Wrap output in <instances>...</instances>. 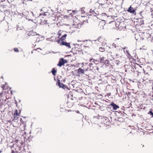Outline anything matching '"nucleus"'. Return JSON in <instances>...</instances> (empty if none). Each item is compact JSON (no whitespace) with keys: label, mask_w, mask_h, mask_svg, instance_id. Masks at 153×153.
<instances>
[{"label":"nucleus","mask_w":153,"mask_h":153,"mask_svg":"<svg viewBox=\"0 0 153 153\" xmlns=\"http://www.w3.org/2000/svg\"><path fill=\"white\" fill-rule=\"evenodd\" d=\"M114 24L115 25L116 27H118L119 28H121V23L118 22L117 23H115Z\"/></svg>","instance_id":"17"},{"label":"nucleus","mask_w":153,"mask_h":153,"mask_svg":"<svg viewBox=\"0 0 153 153\" xmlns=\"http://www.w3.org/2000/svg\"><path fill=\"white\" fill-rule=\"evenodd\" d=\"M100 63H104V62L105 61V57H100Z\"/></svg>","instance_id":"19"},{"label":"nucleus","mask_w":153,"mask_h":153,"mask_svg":"<svg viewBox=\"0 0 153 153\" xmlns=\"http://www.w3.org/2000/svg\"><path fill=\"white\" fill-rule=\"evenodd\" d=\"M120 62L116 60L115 62V63L117 65H118L120 64Z\"/></svg>","instance_id":"26"},{"label":"nucleus","mask_w":153,"mask_h":153,"mask_svg":"<svg viewBox=\"0 0 153 153\" xmlns=\"http://www.w3.org/2000/svg\"><path fill=\"white\" fill-rule=\"evenodd\" d=\"M127 11L131 13H133L134 14V13H135V10H134L133 7H132L131 6H130V7L127 10Z\"/></svg>","instance_id":"12"},{"label":"nucleus","mask_w":153,"mask_h":153,"mask_svg":"<svg viewBox=\"0 0 153 153\" xmlns=\"http://www.w3.org/2000/svg\"><path fill=\"white\" fill-rule=\"evenodd\" d=\"M92 60V59H90L89 60V61L91 62Z\"/></svg>","instance_id":"34"},{"label":"nucleus","mask_w":153,"mask_h":153,"mask_svg":"<svg viewBox=\"0 0 153 153\" xmlns=\"http://www.w3.org/2000/svg\"><path fill=\"white\" fill-rule=\"evenodd\" d=\"M57 84L60 88H65L66 86L65 85L61 83L59 79H57Z\"/></svg>","instance_id":"11"},{"label":"nucleus","mask_w":153,"mask_h":153,"mask_svg":"<svg viewBox=\"0 0 153 153\" xmlns=\"http://www.w3.org/2000/svg\"><path fill=\"white\" fill-rule=\"evenodd\" d=\"M41 20V22L40 23L41 24H46L47 23V21L44 19V18H42L40 19Z\"/></svg>","instance_id":"15"},{"label":"nucleus","mask_w":153,"mask_h":153,"mask_svg":"<svg viewBox=\"0 0 153 153\" xmlns=\"http://www.w3.org/2000/svg\"><path fill=\"white\" fill-rule=\"evenodd\" d=\"M128 94H130V92H128Z\"/></svg>","instance_id":"39"},{"label":"nucleus","mask_w":153,"mask_h":153,"mask_svg":"<svg viewBox=\"0 0 153 153\" xmlns=\"http://www.w3.org/2000/svg\"><path fill=\"white\" fill-rule=\"evenodd\" d=\"M150 3L153 5V0H150Z\"/></svg>","instance_id":"28"},{"label":"nucleus","mask_w":153,"mask_h":153,"mask_svg":"<svg viewBox=\"0 0 153 153\" xmlns=\"http://www.w3.org/2000/svg\"><path fill=\"white\" fill-rule=\"evenodd\" d=\"M40 49L39 48H37V49Z\"/></svg>","instance_id":"45"},{"label":"nucleus","mask_w":153,"mask_h":153,"mask_svg":"<svg viewBox=\"0 0 153 153\" xmlns=\"http://www.w3.org/2000/svg\"><path fill=\"white\" fill-rule=\"evenodd\" d=\"M1 102H0V106H1Z\"/></svg>","instance_id":"37"},{"label":"nucleus","mask_w":153,"mask_h":153,"mask_svg":"<svg viewBox=\"0 0 153 153\" xmlns=\"http://www.w3.org/2000/svg\"><path fill=\"white\" fill-rule=\"evenodd\" d=\"M109 53L110 54H111L112 53V52H109Z\"/></svg>","instance_id":"35"},{"label":"nucleus","mask_w":153,"mask_h":153,"mask_svg":"<svg viewBox=\"0 0 153 153\" xmlns=\"http://www.w3.org/2000/svg\"><path fill=\"white\" fill-rule=\"evenodd\" d=\"M110 105L113 107V109L114 110H116L120 108L118 105L114 104L113 102H112L111 103Z\"/></svg>","instance_id":"10"},{"label":"nucleus","mask_w":153,"mask_h":153,"mask_svg":"<svg viewBox=\"0 0 153 153\" xmlns=\"http://www.w3.org/2000/svg\"><path fill=\"white\" fill-rule=\"evenodd\" d=\"M150 113L152 114V116L153 117V113L152 112V111H150Z\"/></svg>","instance_id":"32"},{"label":"nucleus","mask_w":153,"mask_h":153,"mask_svg":"<svg viewBox=\"0 0 153 153\" xmlns=\"http://www.w3.org/2000/svg\"><path fill=\"white\" fill-rule=\"evenodd\" d=\"M1 88H2L3 90H8L9 89V88H10L8 86V85L6 83H5V84L3 85L2 86Z\"/></svg>","instance_id":"13"},{"label":"nucleus","mask_w":153,"mask_h":153,"mask_svg":"<svg viewBox=\"0 0 153 153\" xmlns=\"http://www.w3.org/2000/svg\"><path fill=\"white\" fill-rule=\"evenodd\" d=\"M7 95H6V97H7Z\"/></svg>","instance_id":"43"},{"label":"nucleus","mask_w":153,"mask_h":153,"mask_svg":"<svg viewBox=\"0 0 153 153\" xmlns=\"http://www.w3.org/2000/svg\"><path fill=\"white\" fill-rule=\"evenodd\" d=\"M37 33L33 30L30 31L28 33L29 36H36Z\"/></svg>","instance_id":"14"},{"label":"nucleus","mask_w":153,"mask_h":153,"mask_svg":"<svg viewBox=\"0 0 153 153\" xmlns=\"http://www.w3.org/2000/svg\"><path fill=\"white\" fill-rule=\"evenodd\" d=\"M74 94L71 91H70L68 95V100L66 103L67 105L69 108H71L74 105V103L76 101V97H73V96Z\"/></svg>","instance_id":"1"},{"label":"nucleus","mask_w":153,"mask_h":153,"mask_svg":"<svg viewBox=\"0 0 153 153\" xmlns=\"http://www.w3.org/2000/svg\"><path fill=\"white\" fill-rule=\"evenodd\" d=\"M41 15H42L41 14H40L39 15H40V16H41Z\"/></svg>","instance_id":"41"},{"label":"nucleus","mask_w":153,"mask_h":153,"mask_svg":"<svg viewBox=\"0 0 153 153\" xmlns=\"http://www.w3.org/2000/svg\"><path fill=\"white\" fill-rule=\"evenodd\" d=\"M144 146V145H142V147H143Z\"/></svg>","instance_id":"38"},{"label":"nucleus","mask_w":153,"mask_h":153,"mask_svg":"<svg viewBox=\"0 0 153 153\" xmlns=\"http://www.w3.org/2000/svg\"><path fill=\"white\" fill-rule=\"evenodd\" d=\"M13 50L15 52H18L19 51L18 49L17 48H14Z\"/></svg>","instance_id":"25"},{"label":"nucleus","mask_w":153,"mask_h":153,"mask_svg":"<svg viewBox=\"0 0 153 153\" xmlns=\"http://www.w3.org/2000/svg\"><path fill=\"white\" fill-rule=\"evenodd\" d=\"M151 16L153 18V10L151 11Z\"/></svg>","instance_id":"30"},{"label":"nucleus","mask_w":153,"mask_h":153,"mask_svg":"<svg viewBox=\"0 0 153 153\" xmlns=\"http://www.w3.org/2000/svg\"><path fill=\"white\" fill-rule=\"evenodd\" d=\"M22 120V119H20V121H21V120Z\"/></svg>","instance_id":"42"},{"label":"nucleus","mask_w":153,"mask_h":153,"mask_svg":"<svg viewBox=\"0 0 153 153\" xmlns=\"http://www.w3.org/2000/svg\"><path fill=\"white\" fill-rule=\"evenodd\" d=\"M87 70H88L87 69L84 70L82 69L81 68H79L76 71V75L79 76L81 74H83L84 73V72L85 71H86Z\"/></svg>","instance_id":"7"},{"label":"nucleus","mask_w":153,"mask_h":153,"mask_svg":"<svg viewBox=\"0 0 153 153\" xmlns=\"http://www.w3.org/2000/svg\"><path fill=\"white\" fill-rule=\"evenodd\" d=\"M19 141H20V143H21L20 140H19Z\"/></svg>","instance_id":"44"},{"label":"nucleus","mask_w":153,"mask_h":153,"mask_svg":"<svg viewBox=\"0 0 153 153\" xmlns=\"http://www.w3.org/2000/svg\"><path fill=\"white\" fill-rule=\"evenodd\" d=\"M21 108H19L18 110H16L13 114L14 119L17 120L18 119L21 113Z\"/></svg>","instance_id":"4"},{"label":"nucleus","mask_w":153,"mask_h":153,"mask_svg":"<svg viewBox=\"0 0 153 153\" xmlns=\"http://www.w3.org/2000/svg\"><path fill=\"white\" fill-rule=\"evenodd\" d=\"M45 15V13H44V15Z\"/></svg>","instance_id":"40"},{"label":"nucleus","mask_w":153,"mask_h":153,"mask_svg":"<svg viewBox=\"0 0 153 153\" xmlns=\"http://www.w3.org/2000/svg\"><path fill=\"white\" fill-rule=\"evenodd\" d=\"M67 62V61L66 60L64 59L63 58H61L60 59L59 62L57 65L60 67H61Z\"/></svg>","instance_id":"5"},{"label":"nucleus","mask_w":153,"mask_h":153,"mask_svg":"<svg viewBox=\"0 0 153 153\" xmlns=\"http://www.w3.org/2000/svg\"><path fill=\"white\" fill-rule=\"evenodd\" d=\"M108 62V60H106L105 61V62Z\"/></svg>","instance_id":"36"},{"label":"nucleus","mask_w":153,"mask_h":153,"mask_svg":"<svg viewBox=\"0 0 153 153\" xmlns=\"http://www.w3.org/2000/svg\"><path fill=\"white\" fill-rule=\"evenodd\" d=\"M116 12L117 10L116 8L111 7L109 9L108 15L111 17H115L116 16Z\"/></svg>","instance_id":"3"},{"label":"nucleus","mask_w":153,"mask_h":153,"mask_svg":"<svg viewBox=\"0 0 153 153\" xmlns=\"http://www.w3.org/2000/svg\"><path fill=\"white\" fill-rule=\"evenodd\" d=\"M58 37H59L60 36H61V33H59V32L58 33Z\"/></svg>","instance_id":"31"},{"label":"nucleus","mask_w":153,"mask_h":153,"mask_svg":"<svg viewBox=\"0 0 153 153\" xmlns=\"http://www.w3.org/2000/svg\"><path fill=\"white\" fill-rule=\"evenodd\" d=\"M56 72H57V71L55 70V69L54 68H53L52 69V71H51L52 74L54 76L56 74Z\"/></svg>","instance_id":"20"},{"label":"nucleus","mask_w":153,"mask_h":153,"mask_svg":"<svg viewBox=\"0 0 153 153\" xmlns=\"http://www.w3.org/2000/svg\"><path fill=\"white\" fill-rule=\"evenodd\" d=\"M10 90V88L9 90H8V89L7 90H8L7 91V93L9 94V95L8 96H11L12 95V91H11Z\"/></svg>","instance_id":"18"},{"label":"nucleus","mask_w":153,"mask_h":153,"mask_svg":"<svg viewBox=\"0 0 153 153\" xmlns=\"http://www.w3.org/2000/svg\"><path fill=\"white\" fill-rule=\"evenodd\" d=\"M102 120L104 123H107L108 121V119L107 117H103L102 118Z\"/></svg>","instance_id":"16"},{"label":"nucleus","mask_w":153,"mask_h":153,"mask_svg":"<svg viewBox=\"0 0 153 153\" xmlns=\"http://www.w3.org/2000/svg\"><path fill=\"white\" fill-rule=\"evenodd\" d=\"M60 45H64L67 47L68 48H71V47L70 46V44L69 42L68 43L65 41H62L60 43Z\"/></svg>","instance_id":"8"},{"label":"nucleus","mask_w":153,"mask_h":153,"mask_svg":"<svg viewBox=\"0 0 153 153\" xmlns=\"http://www.w3.org/2000/svg\"><path fill=\"white\" fill-rule=\"evenodd\" d=\"M5 92H4L3 91H1L0 94V98H2L3 96L5 95Z\"/></svg>","instance_id":"23"},{"label":"nucleus","mask_w":153,"mask_h":153,"mask_svg":"<svg viewBox=\"0 0 153 153\" xmlns=\"http://www.w3.org/2000/svg\"><path fill=\"white\" fill-rule=\"evenodd\" d=\"M150 35L147 33H143L141 34V38L142 40L147 39L149 37H150Z\"/></svg>","instance_id":"6"},{"label":"nucleus","mask_w":153,"mask_h":153,"mask_svg":"<svg viewBox=\"0 0 153 153\" xmlns=\"http://www.w3.org/2000/svg\"><path fill=\"white\" fill-rule=\"evenodd\" d=\"M105 50V48L104 47H100L99 48V51L100 52H104Z\"/></svg>","instance_id":"21"},{"label":"nucleus","mask_w":153,"mask_h":153,"mask_svg":"<svg viewBox=\"0 0 153 153\" xmlns=\"http://www.w3.org/2000/svg\"><path fill=\"white\" fill-rule=\"evenodd\" d=\"M15 103L16 104V106L17 107H18L17 102V101L16 100L15 101Z\"/></svg>","instance_id":"29"},{"label":"nucleus","mask_w":153,"mask_h":153,"mask_svg":"<svg viewBox=\"0 0 153 153\" xmlns=\"http://www.w3.org/2000/svg\"><path fill=\"white\" fill-rule=\"evenodd\" d=\"M92 64V63H90L89 64V65L90 66H91Z\"/></svg>","instance_id":"33"},{"label":"nucleus","mask_w":153,"mask_h":153,"mask_svg":"<svg viewBox=\"0 0 153 153\" xmlns=\"http://www.w3.org/2000/svg\"><path fill=\"white\" fill-rule=\"evenodd\" d=\"M67 36V35L66 34L62 36L58 41V43H60V41H62V42L64 41L66 39Z\"/></svg>","instance_id":"9"},{"label":"nucleus","mask_w":153,"mask_h":153,"mask_svg":"<svg viewBox=\"0 0 153 153\" xmlns=\"http://www.w3.org/2000/svg\"><path fill=\"white\" fill-rule=\"evenodd\" d=\"M102 40V38H101L100 36L97 39V40H98V41H99L100 42H101Z\"/></svg>","instance_id":"24"},{"label":"nucleus","mask_w":153,"mask_h":153,"mask_svg":"<svg viewBox=\"0 0 153 153\" xmlns=\"http://www.w3.org/2000/svg\"><path fill=\"white\" fill-rule=\"evenodd\" d=\"M90 13H94V12L95 13V12L93 10H92L91 9L90 10Z\"/></svg>","instance_id":"27"},{"label":"nucleus","mask_w":153,"mask_h":153,"mask_svg":"<svg viewBox=\"0 0 153 153\" xmlns=\"http://www.w3.org/2000/svg\"><path fill=\"white\" fill-rule=\"evenodd\" d=\"M19 141L18 140H16L15 141L16 142V144H17L13 146L12 150V153H19L21 152V146H18V143L19 142Z\"/></svg>","instance_id":"2"},{"label":"nucleus","mask_w":153,"mask_h":153,"mask_svg":"<svg viewBox=\"0 0 153 153\" xmlns=\"http://www.w3.org/2000/svg\"><path fill=\"white\" fill-rule=\"evenodd\" d=\"M93 62L96 64H98L100 63V61L95 59H93Z\"/></svg>","instance_id":"22"}]
</instances>
